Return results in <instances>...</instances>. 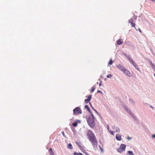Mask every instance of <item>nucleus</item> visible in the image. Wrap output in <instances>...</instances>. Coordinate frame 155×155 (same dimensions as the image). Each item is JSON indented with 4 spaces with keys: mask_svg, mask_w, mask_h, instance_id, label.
Returning a JSON list of instances; mask_svg holds the SVG:
<instances>
[{
    "mask_svg": "<svg viewBox=\"0 0 155 155\" xmlns=\"http://www.w3.org/2000/svg\"><path fill=\"white\" fill-rule=\"evenodd\" d=\"M131 117L134 118L135 120H137V118L136 117L134 116L133 114H131Z\"/></svg>",
    "mask_w": 155,
    "mask_h": 155,
    "instance_id": "nucleus-20",
    "label": "nucleus"
},
{
    "mask_svg": "<svg viewBox=\"0 0 155 155\" xmlns=\"http://www.w3.org/2000/svg\"><path fill=\"white\" fill-rule=\"evenodd\" d=\"M116 137V139L120 141L121 140V135L120 134H117Z\"/></svg>",
    "mask_w": 155,
    "mask_h": 155,
    "instance_id": "nucleus-7",
    "label": "nucleus"
},
{
    "mask_svg": "<svg viewBox=\"0 0 155 155\" xmlns=\"http://www.w3.org/2000/svg\"><path fill=\"white\" fill-rule=\"evenodd\" d=\"M116 67L118 69L120 70L121 71H123V70L125 68H124L122 65H121L120 64H117V65H116Z\"/></svg>",
    "mask_w": 155,
    "mask_h": 155,
    "instance_id": "nucleus-6",
    "label": "nucleus"
},
{
    "mask_svg": "<svg viewBox=\"0 0 155 155\" xmlns=\"http://www.w3.org/2000/svg\"><path fill=\"white\" fill-rule=\"evenodd\" d=\"M128 153L130 155H134L133 152L130 151H128Z\"/></svg>",
    "mask_w": 155,
    "mask_h": 155,
    "instance_id": "nucleus-17",
    "label": "nucleus"
},
{
    "mask_svg": "<svg viewBox=\"0 0 155 155\" xmlns=\"http://www.w3.org/2000/svg\"><path fill=\"white\" fill-rule=\"evenodd\" d=\"M112 76V75L111 74H109L107 75V77L108 78H110Z\"/></svg>",
    "mask_w": 155,
    "mask_h": 155,
    "instance_id": "nucleus-26",
    "label": "nucleus"
},
{
    "mask_svg": "<svg viewBox=\"0 0 155 155\" xmlns=\"http://www.w3.org/2000/svg\"><path fill=\"white\" fill-rule=\"evenodd\" d=\"M94 117L92 114L91 116L87 117V120L89 125L91 127L95 126V123L94 121Z\"/></svg>",
    "mask_w": 155,
    "mask_h": 155,
    "instance_id": "nucleus-2",
    "label": "nucleus"
},
{
    "mask_svg": "<svg viewBox=\"0 0 155 155\" xmlns=\"http://www.w3.org/2000/svg\"><path fill=\"white\" fill-rule=\"evenodd\" d=\"M90 105L91 106V103H90Z\"/></svg>",
    "mask_w": 155,
    "mask_h": 155,
    "instance_id": "nucleus-43",
    "label": "nucleus"
},
{
    "mask_svg": "<svg viewBox=\"0 0 155 155\" xmlns=\"http://www.w3.org/2000/svg\"><path fill=\"white\" fill-rule=\"evenodd\" d=\"M67 147L68 149H72L73 148V147H72V145L71 143H69Z\"/></svg>",
    "mask_w": 155,
    "mask_h": 155,
    "instance_id": "nucleus-12",
    "label": "nucleus"
},
{
    "mask_svg": "<svg viewBox=\"0 0 155 155\" xmlns=\"http://www.w3.org/2000/svg\"><path fill=\"white\" fill-rule=\"evenodd\" d=\"M90 101L88 99H85L84 101L86 103H87Z\"/></svg>",
    "mask_w": 155,
    "mask_h": 155,
    "instance_id": "nucleus-23",
    "label": "nucleus"
},
{
    "mask_svg": "<svg viewBox=\"0 0 155 155\" xmlns=\"http://www.w3.org/2000/svg\"><path fill=\"white\" fill-rule=\"evenodd\" d=\"M101 83H99V86H101Z\"/></svg>",
    "mask_w": 155,
    "mask_h": 155,
    "instance_id": "nucleus-37",
    "label": "nucleus"
},
{
    "mask_svg": "<svg viewBox=\"0 0 155 155\" xmlns=\"http://www.w3.org/2000/svg\"><path fill=\"white\" fill-rule=\"evenodd\" d=\"M99 148L101 150V152H103V149L100 146H99Z\"/></svg>",
    "mask_w": 155,
    "mask_h": 155,
    "instance_id": "nucleus-27",
    "label": "nucleus"
},
{
    "mask_svg": "<svg viewBox=\"0 0 155 155\" xmlns=\"http://www.w3.org/2000/svg\"><path fill=\"white\" fill-rule=\"evenodd\" d=\"M128 60L133 64L135 63V62H134L133 60L131 59L130 58H129L128 59Z\"/></svg>",
    "mask_w": 155,
    "mask_h": 155,
    "instance_id": "nucleus-16",
    "label": "nucleus"
},
{
    "mask_svg": "<svg viewBox=\"0 0 155 155\" xmlns=\"http://www.w3.org/2000/svg\"><path fill=\"white\" fill-rule=\"evenodd\" d=\"M48 151L51 155H54V153L53 152L51 148H50L49 149Z\"/></svg>",
    "mask_w": 155,
    "mask_h": 155,
    "instance_id": "nucleus-10",
    "label": "nucleus"
},
{
    "mask_svg": "<svg viewBox=\"0 0 155 155\" xmlns=\"http://www.w3.org/2000/svg\"><path fill=\"white\" fill-rule=\"evenodd\" d=\"M74 155H83L81 153L77 152H74Z\"/></svg>",
    "mask_w": 155,
    "mask_h": 155,
    "instance_id": "nucleus-13",
    "label": "nucleus"
},
{
    "mask_svg": "<svg viewBox=\"0 0 155 155\" xmlns=\"http://www.w3.org/2000/svg\"><path fill=\"white\" fill-rule=\"evenodd\" d=\"M123 72L126 75L130 77L131 76V74L130 73L128 70L126 69L125 68L124 69Z\"/></svg>",
    "mask_w": 155,
    "mask_h": 155,
    "instance_id": "nucleus-5",
    "label": "nucleus"
},
{
    "mask_svg": "<svg viewBox=\"0 0 155 155\" xmlns=\"http://www.w3.org/2000/svg\"><path fill=\"white\" fill-rule=\"evenodd\" d=\"M86 155H90L88 153H86Z\"/></svg>",
    "mask_w": 155,
    "mask_h": 155,
    "instance_id": "nucleus-39",
    "label": "nucleus"
},
{
    "mask_svg": "<svg viewBox=\"0 0 155 155\" xmlns=\"http://www.w3.org/2000/svg\"><path fill=\"white\" fill-rule=\"evenodd\" d=\"M95 87H92V88H91V92H93L94 90H95Z\"/></svg>",
    "mask_w": 155,
    "mask_h": 155,
    "instance_id": "nucleus-22",
    "label": "nucleus"
},
{
    "mask_svg": "<svg viewBox=\"0 0 155 155\" xmlns=\"http://www.w3.org/2000/svg\"><path fill=\"white\" fill-rule=\"evenodd\" d=\"M88 99H89L90 101L91 99V95H90L88 97Z\"/></svg>",
    "mask_w": 155,
    "mask_h": 155,
    "instance_id": "nucleus-24",
    "label": "nucleus"
},
{
    "mask_svg": "<svg viewBox=\"0 0 155 155\" xmlns=\"http://www.w3.org/2000/svg\"><path fill=\"white\" fill-rule=\"evenodd\" d=\"M72 125L74 127H76L78 125V123L75 122L74 123H73Z\"/></svg>",
    "mask_w": 155,
    "mask_h": 155,
    "instance_id": "nucleus-15",
    "label": "nucleus"
},
{
    "mask_svg": "<svg viewBox=\"0 0 155 155\" xmlns=\"http://www.w3.org/2000/svg\"><path fill=\"white\" fill-rule=\"evenodd\" d=\"M116 131L117 132H119V131H120L119 129V128H117V129L116 130Z\"/></svg>",
    "mask_w": 155,
    "mask_h": 155,
    "instance_id": "nucleus-30",
    "label": "nucleus"
},
{
    "mask_svg": "<svg viewBox=\"0 0 155 155\" xmlns=\"http://www.w3.org/2000/svg\"><path fill=\"white\" fill-rule=\"evenodd\" d=\"M155 137V134H154L153 135V137L154 138Z\"/></svg>",
    "mask_w": 155,
    "mask_h": 155,
    "instance_id": "nucleus-35",
    "label": "nucleus"
},
{
    "mask_svg": "<svg viewBox=\"0 0 155 155\" xmlns=\"http://www.w3.org/2000/svg\"><path fill=\"white\" fill-rule=\"evenodd\" d=\"M92 107V108L93 109V110H94V111H95L96 112V113H97L98 114V113L97 112V110H95V109L94 108V107Z\"/></svg>",
    "mask_w": 155,
    "mask_h": 155,
    "instance_id": "nucleus-29",
    "label": "nucleus"
},
{
    "mask_svg": "<svg viewBox=\"0 0 155 155\" xmlns=\"http://www.w3.org/2000/svg\"><path fill=\"white\" fill-rule=\"evenodd\" d=\"M76 144L78 145L79 147H81V146L79 145V144L78 143V142H76Z\"/></svg>",
    "mask_w": 155,
    "mask_h": 155,
    "instance_id": "nucleus-33",
    "label": "nucleus"
},
{
    "mask_svg": "<svg viewBox=\"0 0 155 155\" xmlns=\"http://www.w3.org/2000/svg\"><path fill=\"white\" fill-rule=\"evenodd\" d=\"M115 128V126H114L113 127V129H114Z\"/></svg>",
    "mask_w": 155,
    "mask_h": 155,
    "instance_id": "nucleus-41",
    "label": "nucleus"
},
{
    "mask_svg": "<svg viewBox=\"0 0 155 155\" xmlns=\"http://www.w3.org/2000/svg\"><path fill=\"white\" fill-rule=\"evenodd\" d=\"M107 129L108 130H109V131L110 133L112 135H114V132L112 131H111V130H109V129L108 128H107Z\"/></svg>",
    "mask_w": 155,
    "mask_h": 155,
    "instance_id": "nucleus-21",
    "label": "nucleus"
},
{
    "mask_svg": "<svg viewBox=\"0 0 155 155\" xmlns=\"http://www.w3.org/2000/svg\"><path fill=\"white\" fill-rule=\"evenodd\" d=\"M134 22V18H131L130 19H129L128 21V22L129 23L133 22Z\"/></svg>",
    "mask_w": 155,
    "mask_h": 155,
    "instance_id": "nucleus-14",
    "label": "nucleus"
},
{
    "mask_svg": "<svg viewBox=\"0 0 155 155\" xmlns=\"http://www.w3.org/2000/svg\"><path fill=\"white\" fill-rule=\"evenodd\" d=\"M151 1H153V2H155V0H150Z\"/></svg>",
    "mask_w": 155,
    "mask_h": 155,
    "instance_id": "nucleus-40",
    "label": "nucleus"
},
{
    "mask_svg": "<svg viewBox=\"0 0 155 155\" xmlns=\"http://www.w3.org/2000/svg\"><path fill=\"white\" fill-rule=\"evenodd\" d=\"M139 32H140V33H142V31H141V30L140 29V28H139Z\"/></svg>",
    "mask_w": 155,
    "mask_h": 155,
    "instance_id": "nucleus-34",
    "label": "nucleus"
},
{
    "mask_svg": "<svg viewBox=\"0 0 155 155\" xmlns=\"http://www.w3.org/2000/svg\"><path fill=\"white\" fill-rule=\"evenodd\" d=\"M127 138H128V140H129L130 139V138L129 137H127Z\"/></svg>",
    "mask_w": 155,
    "mask_h": 155,
    "instance_id": "nucleus-36",
    "label": "nucleus"
},
{
    "mask_svg": "<svg viewBox=\"0 0 155 155\" xmlns=\"http://www.w3.org/2000/svg\"><path fill=\"white\" fill-rule=\"evenodd\" d=\"M131 117L134 118L135 120H137V118L136 117L134 116L133 114H131Z\"/></svg>",
    "mask_w": 155,
    "mask_h": 155,
    "instance_id": "nucleus-19",
    "label": "nucleus"
},
{
    "mask_svg": "<svg viewBox=\"0 0 155 155\" xmlns=\"http://www.w3.org/2000/svg\"><path fill=\"white\" fill-rule=\"evenodd\" d=\"M126 147V146L125 144H121L120 147L117 149V150L119 153H121L125 150Z\"/></svg>",
    "mask_w": 155,
    "mask_h": 155,
    "instance_id": "nucleus-4",
    "label": "nucleus"
},
{
    "mask_svg": "<svg viewBox=\"0 0 155 155\" xmlns=\"http://www.w3.org/2000/svg\"><path fill=\"white\" fill-rule=\"evenodd\" d=\"M84 107L85 108L87 109L89 112H90L91 113H92V112H91L90 108H89V106L88 105H85Z\"/></svg>",
    "mask_w": 155,
    "mask_h": 155,
    "instance_id": "nucleus-11",
    "label": "nucleus"
},
{
    "mask_svg": "<svg viewBox=\"0 0 155 155\" xmlns=\"http://www.w3.org/2000/svg\"><path fill=\"white\" fill-rule=\"evenodd\" d=\"M97 93H101L102 92H101V91L98 90V91H97Z\"/></svg>",
    "mask_w": 155,
    "mask_h": 155,
    "instance_id": "nucleus-32",
    "label": "nucleus"
},
{
    "mask_svg": "<svg viewBox=\"0 0 155 155\" xmlns=\"http://www.w3.org/2000/svg\"><path fill=\"white\" fill-rule=\"evenodd\" d=\"M151 64L152 65V67L153 68H155V66L152 63H151Z\"/></svg>",
    "mask_w": 155,
    "mask_h": 155,
    "instance_id": "nucleus-28",
    "label": "nucleus"
},
{
    "mask_svg": "<svg viewBox=\"0 0 155 155\" xmlns=\"http://www.w3.org/2000/svg\"><path fill=\"white\" fill-rule=\"evenodd\" d=\"M133 65L135 67V68L137 70L139 71H140V69L139 67H138V66H137L136 63H134L133 64Z\"/></svg>",
    "mask_w": 155,
    "mask_h": 155,
    "instance_id": "nucleus-9",
    "label": "nucleus"
},
{
    "mask_svg": "<svg viewBox=\"0 0 155 155\" xmlns=\"http://www.w3.org/2000/svg\"><path fill=\"white\" fill-rule=\"evenodd\" d=\"M126 58H127L128 60V59L129 58H130V56H129V55H128V56H126Z\"/></svg>",
    "mask_w": 155,
    "mask_h": 155,
    "instance_id": "nucleus-31",
    "label": "nucleus"
},
{
    "mask_svg": "<svg viewBox=\"0 0 155 155\" xmlns=\"http://www.w3.org/2000/svg\"><path fill=\"white\" fill-rule=\"evenodd\" d=\"M73 113L74 115H76L78 114H81L82 110L79 107H77L73 110Z\"/></svg>",
    "mask_w": 155,
    "mask_h": 155,
    "instance_id": "nucleus-3",
    "label": "nucleus"
},
{
    "mask_svg": "<svg viewBox=\"0 0 155 155\" xmlns=\"http://www.w3.org/2000/svg\"><path fill=\"white\" fill-rule=\"evenodd\" d=\"M123 42V41L121 39H119L117 41V44L120 45H121Z\"/></svg>",
    "mask_w": 155,
    "mask_h": 155,
    "instance_id": "nucleus-8",
    "label": "nucleus"
},
{
    "mask_svg": "<svg viewBox=\"0 0 155 155\" xmlns=\"http://www.w3.org/2000/svg\"><path fill=\"white\" fill-rule=\"evenodd\" d=\"M87 135L92 143L93 146L94 147H97V141L94 133L91 130H88L87 132Z\"/></svg>",
    "mask_w": 155,
    "mask_h": 155,
    "instance_id": "nucleus-1",
    "label": "nucleus"
},
{
    "mask_svg": "<svg viewBox=\"0 0 155 155\" xmlns=\"http://www.w3.org/2000/svg\"><path fill=\"white\" fill-rule=\"evenodd\" d=\"M150 107H151L152 108H153V107H152L151 106H150Z\"/></svg>",
    "mask_w": 155,
    "mask_h": 155,
    "instance_id": "nucleus-42",
    "label": "nucleus"
},
{
    "mask_svg": "<svg viewBox=\"0 0 155 155\" xmlns=\"http://www.w3.org/2000/svg\"><path fill=\"white\" fill-rule=\"evenodd\" d=\"M113 63V62L112 59H110L108 62V64L110 65H111Z\"/></svg>",
    "mask_w": 155,
    "mask_h": 155,
    "instance_id": "nucleus-18",
    "label": "nucleus"
},
{
    "mask_svg": "<svg viewBox=\"0 0 155 155\" xmlns=\"http://www.w3.org/2000/svg\"><path fill=\"white\" fill-rule=\"evenodd\" d=\"M86 155H90L88 153H86Z\"/></svg>",
    "mask_w": 155,
    "mask_h": 155,
    "instance_id": "nucleus-38",
    "label": "nucleus"
},
{
    "mask_svg": "<svg viewBox=\"0 0 155 155\" xmlns=\"http://www.w3.org/2000/svg\"><path fill=\"white\" fill-rule=\"evenodd\" d=\"M130 23L131 24V25L132 26L135 27V24H134L133 22H131Z\"/></svg>",
    "mask_w": 155,
    "mask_h": 155,
    "instance_id": "nucleus-25",
    "label": "nucleus"
}]
</instances>
